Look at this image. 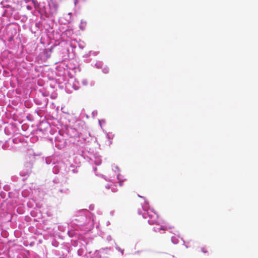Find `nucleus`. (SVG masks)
<instances>
[{
    "instance_id": "4",
    "label": "nucleus",
    "mask_w": 258,
    "mask_h": 258,
    "mask_svg": "<svg viewBox=\"0 0 258 258\" xmlns=\"http://www.w3.org/2000/svg\"><path fill=\"white\" fill-rule=\"evenodd\" d=\"M153 230L156 232H159V230H158V229H155V228L153 229Z\"/></svg>"
},
{
    "instance_id": "1",
    "label": "nucleus",
    "mask_w": 258,
    "mask_h": 258,
    "mask_svg": "<svg viewBox=\"0 0 258 258\" xmlns=\"http://www.w3.org/2000/svg\"><path fill=\"white\" fill-rule=\"evenodd\" d=\"M147 214L150 218L148 220V222L150 224L153 225L157 223L158 215L155 212L151 210L150 211L148 210Z\"/></svg>"
},
{
    "instance_id": "2",
    "label": "nucleus",
    "mask_w": 258,
    "mask_h": 258,
    "mask_svg": "<svg viewBox=\"0 0 258 258\" xmlns=\"http://www.w3.org/2000/svg\"><path fill=\"white\" fill-rule=\"evenodd\" d=\"M171 228H172V227H168L167 226L161 225L158 229L165 231L167 230L168 229Z\"/></svg>"
},
{
    "instance_id": "3",
    "label": "nucleus",
    "mask_w": 258,
    "mask_h": 258,
    "mask_svg": "<svg viewBox=\"0 0 258 258\" xmlns=\"http://www.w3.org/2000/svg\"><path fill=\"white\" fill-rule=\"evenodd\" d=\"M52 7H53L54 11L52 12V14H55L57 10V6L55 4H53Z\"/></svg>"
}]
</instances>
